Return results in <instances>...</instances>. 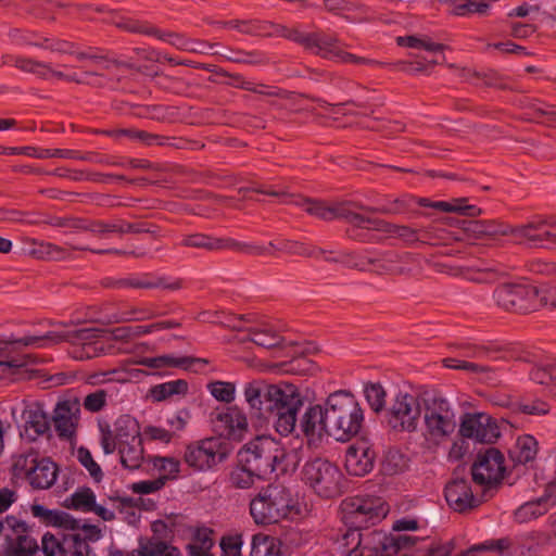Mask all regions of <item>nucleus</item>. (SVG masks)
<instances>
[{
	"mask_svg": "<svg viewBox=\"0 0 556 556\" xmlns=\"http://www.w3.org/2000/svg\"><path fill=\"white\" fill-rule=\"evenodd\" d=\"M108 331L98 328L75 330H51L42 336H26L10 341H0V353L4 356L0 367L4 374H16L36 362L30 354L17 353V346L48 348L62 342L73 345L72 354L77 359H90L106 351Z\"/></svg>",
	"mask_w": 556,
	"mask_h": 556,
	"instance_id": "nucleus-1",
	"label": "nucleus"
},
{
	"mask_svg": "<svg viewBox=\"0 0 556 556\" xmlns=\"http://www.w3.org/2000/svg\"><path fill=\"white\" fill-rule=\"evenodd\" d=\"M342 521L349 528L334 542L336 549L348 556L362 544L361 529L375 526L388 514L389 508L380 497H348L341 503Z\"/></svg>",
	"mask_w": 556,
	"mask_h": 556,
	"instance_id": "nucleus-2",
	"label": "nucleus"
},
{
	"mask_svg": "<svg viewBox=\"0 0 556 556\" xmlns=\"http://www.w3.org/2000/svg\"><path fill=\"white\" fill-rule=\"evenodd\" d=\"M295 453H287L285 447L270 437H257L244 444L238 452L239 464L252 469L258 479L266 478L274 471L286 472L290 466L295 467Z\"/></svg>",
	"mask_w": 556,
	"mask_h": 556,
	"instance_id": "nucleus-3",
	"label": "nucleus"
},
{
	"mask_svg": "<svg viewBox=\"0 0 556 556\" xmlns=\"http://www.w3.org/2000/svg\"><path fill=\"white\" fill-rule=\"evenodd\" d=\"M251 190L262 194L282 198V203H293L298 206H302L309 215L323 220L330 222L334 219H343L346 223L359 228H362L366 222L365 215L357 212L359 203L356 202L327 203L318 200L304 199L298 195L289 194L283 190H276L265 187H254Z\"/></svg>",
	"mask_w": 556,
	"mask_h": 556,
	"instance_id": "nucleus-4",
	"label": "nucleus"
},
{
	"mask_svg": "<svg viewBox=\"0 0 556 556\" xmlns=\"http://www.w3.org/2000/svg\"><path fill=\"white\" fill-rule=\"evenodd\" d=\"M330 437L348 441L357 434L364 421L363 409L356 399L343 391L334 392L326 400Z\"/></svg>",
	"mask_w": 556,
	"mask_h": 556,
	"instance_id": "nucleus-5",
	"label": "nucleus"
},
{
	"mask_svg": "<svg viewBox=\"0 0 556 556\" xmlns=\"http://www.w3.org/2000/svg\"><path fill=\"white\" fill-rule=\"evenodd\" d=\"M55 531L46 533L41 540L45 556H96L86 540L76 532L79 525L75 519L61 513L55 516Z\"/></svg>",
	"mask_w": 556,
	"mask_h": 556,
	"instance_id": "nucleus-6",
	"label": "nucleus"
},
{
	"mask_svg": "<svg viewBox=\"0 0 556 556\" xmlns=\"http://www.w3.org/2000/svg\"><path fill=\"white\" fill-rule=\"evenodd\" d=\"M425 440L429 444L446 443L452 435V408L450 400L438 389H430L424 396Z\"/></svg>",
	"mask_w": 556,
	"mask_h": 556,
	"instance_id": "nucleus-7",
	"label": "nucleus"
},
{
	"mask_svg": "<svg viewBox=\"0 0 556 556\" xmlns=\"http://www.w3.org/2000/svg\"><path fill=\"white\" fill-rule=\"evenodd\" d=\"M290 492L281 484L264 488L250 503V513L257 525H271L286 518L291 509Z\"/></svg>",
	"mask_w": 556,
	"mask_h": 556,
	"instance_id": "nucleus-8",
	"label": "nucleus"
},
{
	"mask_svg": "<svg viewBox=\"0 0 556 556\" xmlns=\"http://www.w3.org/2000/svg\"><path fill=\"white\" fill-rule=\"evenodd\" d=\"M303 404L304 396L295 384L286 381L277 383L270 414L276 417L275 429L278 433L288 435L295 430L298 413Z\"/></svg>",
	"mask_w": 556,
	"mask_h": 556,
	"instance_id": "nucleus-9",
	"label": "nucleus"
},
{
	"mask_svg": "<svg viewBox=\"0 0 556 556\" xmlns=\"http://www.w3.org/2000/svg\"><path fill=\"white\" fill-rule=\"evenodd\" d=\"M429 388L418 390L416 394L399 393L387 413V422L396 432H415L419 418L424 415V396Z\"/></svg>",
	"mask_w": 556,
	"mask_h": 556,
	"instance_id": "nucleus-10",
	"label": "nucleus"
},
{
	"mask_svg": "<svg viewBox=\"0 0 556 556\" xmlns=\"http://www.w3.org/2000/svg\"><path fill=\"white\" fill-rule=\"evenodd\" d=\"M459 435L460 444L454 443V457H463L469 452L465 439L494 444L501 438V429L496 419L485 413H467L460 418Z\"/></svg>",
	"mask_w": 556,
	"mask_h": 556,
	"instance_id": "nucleus-11",
	"label": "nucleus"
},
{
	"mask_svg": "<svg viewBox=\"0 0 556 556\" xmlns=\"http://www.w3.org/2000/svg\"><path fill=\"white\" fill-rule=\"evenodd\" d=\"M303 480L319 496L331 498L341 493L342 473L340 469L324 458L307 462L302 470Z\"/></svg>",
	"mask_w": 556,
	"mask_h": 556,
	"instance_id": "nucleus-12",
	"label": "nucleus"
},
{
	"mask_svg": "<svg viewBox=\"0 0 556 556\" xmlns=\"http://www.w3.org/2000/svg\"><path fill=\"white\" fill-rule=\"evenodd\" d=\"M471 475L472 480L483 486L484 493L496 490L507 475L504 454L495 447L480 451L471 466Z\"/></svg>",
	"mask_w": 556,
	"mask_h": 556,
	"instance_id": "nucleus-13",
	"label": "nucleus"
},
{
	"mask_svg": "<svg viewBox=\"0 0 556 556\" xmlns=\"http://www.w3.org/2000/svg\"><path fill=\"white\" fill-rule=\"evenodd\" d=\"M228 444L220 438H206L187 445L184 460L195 471H207L226 460Z\"/></svg>",
	"mask_w": 556,
	"mask_h": 556,
	"instance_id": "nucleus-14",
	"label": "nucleus"
},
{
	"mask_svg": "<svg viewBox=\"0 0 556 556\" xmlns=\"http://www.w3.org/2000/svg\"><path fill=\"white\" fill-rule=\"evenodd\" d=\"M498 306L506 311L528 314L542 307L540 288L532 285H503L494 291Z\"/></svg>",
	"mask_w": 556,
	"mask_h": 556,
	"instance_id": "nucleus-15",
	"label": "nucleus"
},
{
	"mask_svg": "<svg viewBox=\"0 0 556 556\" xmlns=\"http://www.w3.org/2000/svg\"><path fill=\"white\" fill-rule=\"evenodd\" d=\"M3 62L7 64H12L16 68L25 73L34 74L39 78L46 80L58 79L72 81L76 84H89L97 87L104 86V84L101 80H89L86 78H81L75 73L66 74L62 71L53 68L51 63H46L29 58L7 55Z\"/></svg>",
	"mask_w": 556,
	"mask_h": 556,
	"instance_id": "nucleus-16",
	"label": "nucleus"
},
{
	"mask_svg": "<svg viewBox=\"0 0 556 556\" xmlns=\"http://www.w3.org/2000/svg\"><path fill=\"white\" fill-rule=\"evenodd\" d=\"M410 258L409 255L400 256L395 253H387L381 257L371 258L365 257L357 261L342 260V258H330L325 257L328 262L345 263L349 267L355 268L362 271H372L378 275H406L409 269L402 266V263H406Z\"/></svg>",
	"mask_w": 556,
	"mask_h": 556,
	"instance_id": "nucleus-17",
	"label": "nucleus"
},
{
	"mask_svg": "<svg viewBox=\"0 0 556 556\" xmlns=\"http://www.w3.org/2000/svg\"><path fill=\"white\" fill-rule=\"evenodd\" d=\"M104 286L112 289H163L176 291L182 288L184 281L180 278L157 276L153 273L132 275L119 279H106Z\"/></svg>",
	"mask_w": 556,
	"mask_h": 556,
	"instance_id": "nucleus-18",
	"label": "nucleus"
},
{
	"mask_svg": "<svg viewBox=\"0 0 556 556\" xmlns=\"http://www.w3.org/2000/svg\"><path fill=\"white\" fill-rule=\"evenodd\" d=\"M459 223L463 236L454 231V242L465 241L468 244H473L476 240L482 238L496 239L502 236L511 237L513 227L496 220L481 222L470 219Z\"/></svg>",
	"mask_w": 556,
	"mask_h": 556,
	"instance_id": "nucleus-19",
	"label": "nucleus"
},
{
	"mask_svg": "<svg viewBox=\"0 0 556 556\" xmlns=\"http://www.w3.org/2000/svg\"><path fill=\"white\" fill-rule=\"evenodd\" d=\"M212 422L222 435L237 441L243 439L249 427L245 413L236 405L212 413Z\"/></svg>",
	"mask_w": 556,
	"mask_h": 556,
	"instance_id": "nucleus-20",
	"label": "nucleus"
},
{
	"mask_svg": "<svg viewBox=\"0 0 556 556\" xmlns=\"http://www.w3.org/2000/svg\"><path fill=\"white\" fill-rule=\"evenodd\" d=\"M376 457L374 445L362 439L348 447L344 465L350 475L363 477L372 470Z\"/></svg>",
	"mask_w": 556,
	"mask_h": 556,
	"instance_id": "nucleus-21",
	"label": "nucleus"
},
{
	"mask_svg": "<svg viewBox=\"0 0 556 556\" xmlns=\"http://www.w3.org/2000/svg\"><path fill=\"white\" fill-rule=\"evenodd\" d=\"M37 247L33 250V254L42 260H53V261H62L71 257V251L80 250L87 251L88 248L76 247L72 244H66L65 247H60L50 242H38ZM89 251L97 254H115V255H131L134 257L140 258L146 255L144 252H136V251H124L118 249H105V250H91Z\"/></svg>",
	"mask_w": 556,
	"mask_h": 556,
	"instance_id": "nucleus-22",
	"label": "nucleus"
},
{
	"mask_svg": "<svg viewBox=\"0 0 556 556\" xmlns=\"http://www.w3.org/2000/svg\"><path fill=\"white\" fill-rule=\"evenodd\" d=\"M80 403L77 399L59 402L53 412V424L58 435L72 439L79 422Z\"/></svg>",
	"mask_w": 556,
	"mask_h": 556,
	"instance_id": "nucleus-23",
	"label": "nucleus"
},
{
	"mask_svg": "<svg viewBox=\"0 0 556 556\" xmlns=\"http://www.w3.org/2000/svg\"><path fill=\"white\" fill-rule=\"evenodd\" d=\"M327 404L312 405L306 408L299 421V428L309 443L320 441L324 435H330L328 419H326Z\"/></svg>",
	"mask_w": 556,
	"mask_h": 556,
	"instance_id": "nucleus-24",
	"label": "nucleus"
},
{
	"mask_svg": "<svg viewBox=\"0 0 556 556\" xmlns=\"http://www.w3.org/2000/svg\"><path fill=\"white\" fill-rule=\"evenodd\" d=\"M3 553L5 556H40L35 539L27 533L24 526H10L4 534Z\"/></svg>",
	"mask_w": 556,
	"mask_h": 556,
	"instance_id": "nucleus-25",
	"label": "nucleus"
},
{
	"mask_svg": "<svg viewBox=\"0 0 556 556\" xmlns=\"http://www.w3.org/2000/svg\"><path fill=\"white\" fill-rule=\"evenodd\" d=\"M276 386L277 383H269L264 379L247 382L243 387V395L249 407L260 415L270 413Z\"/></svg>",
	"mask_w": 556,
	"mask_h": 556,
	"instance_id": "nucleus-26",
	"label": "nucleus"
},
{
	"mask_svg": "<svg viewBox=\"0 0 556 556\" xmlns=\"http://www.w3.org/2000/svg\"><path fill=\"white\" fill-rule=\"evenodd\" d=\"M511 238L520 244H529L536 248H548L547 239H556L546 228V217H538L527 224L513 227Z\"/></svg>",
	"mask_w": 556,
	"mask_h": 556,
	"instance_id": "nucleus-27",
	"label": "nucleus"
},
{
	"mask_svg": "<svg viewBox=\"0 0 556 556\" xmlns=\"http://www.w3.org/2000/svg\"><path fill=\"white\" fill-rule=\"evenodd\" d=\"M358 551H350L348 556H395L391 535L380 530L362 533Z\"/></svg>",
	"mask_w": 556,
	"mask_h": 556,
	"instance_id": "nucleus-28",
	"label": "nucleus"
},
{
	"mask_svg": "<svg viewBox=\"0 0 556 556\" xmlns=\"http://www.w3.org/2000/svg\"><path fill=\"white\" fill-rule=\"evenodd\" d=\"M78 61H90L94 64L93 71H85V78L93 77V78H106L109 80H118L119 74L124 72L125 68H129L130 64L122 61H117L114 59H109L105 55H98L96 53L87 52L77 54Z\"/></svg>",
	"mask_w": 556,
	"mask_h": 556,
	"instance_id": "nucleus-29",
	"label": "nucleus"
},
{
	"mask_svg": "<svg viewBox=\"0 0 556 556\" xmlns=\"http://www.w3.org/2000/svg\"><path fill=\"white\" fill-rule=\"evenodd\" d=\"M364 229L377 230L388 233L390 237L402 239L407 243L419 241V230L405 225H396L383 219L374 218L365 215Z\"/></svg>",
	"mask_w": 556,
	"mask_h": 556,
	"instance_id": "nucleus-30",
	"label": "nucleus"
},
{
	"mask_svg": "<svg viewBox=\"0 0 556 556\" xmlns=\"http://www.w3.org/2000/svg\"><path fill=\"white\" fill-rule=\"evenodd\" d=\"M207 359L182 356V357H174L172 355H161L155 357H142L135 362V364L142 365L152 369H161V368H174L179 367L189 370H198L195 368L197 365L205 366L207 364Z\"/></svg>",
	"mask_w": 556,
	"mask_h": 556,
	"instance_id": "nucleus-31",
	"label": "nucleus"
},
{
	"mask_svg": "<svg viewBox=\"0 0 556 556\" xmlns=\"http://www.w3.org/2000/svg\"><path fill=\"white\" fill-rule=\"evenodd\" d=\"M287 39L292 40L305 49L321 55L327 56L328 50L332 45V36L321 33H303L298 28H292L288 31Z\"/></svg>",
	"mask_w": 556,
	"mask_h": 556,
	"instance_id": "nucleus-32",
	"label": "nucleus"
},
{
	"mask_svg": "<svg viewBox=\"0 0 556 556\" xmlns=\"http://www.w3.org/2000/svg\"><path fill=\"white\" fill-rule=\"evenodd\" d=\"M23 405L24 409L22 416L25 420V430L27 433H29V431L34 432V435L28 434L29 438L35 440L37 437L48 433L50 424L42 406L37 402L29 403L26 401H23Z\"/></svg>",
	"mask_w": 556,
	"mask_h": 556,
	"instance_id": "nucleus-33",
	"label": "nucleus"
},
{
	"mask_svg": "<svg viewBox=\"0 0 556 556\" xmlns=\"http://www.w3.org/2000/svg\"><path fill=\"white\" fill-rule=\"evenodd\" d=\"M552 489L555 488L549 486L545 491V494L543 496L539 497L535 501H530L522 504L515 511V519L518 522L522 523L536 519L538 517L546 514L551 509V507L555 505L556 502V494L552 492Z\"/></svg>",
	"mask_w": 556,
	"mask_h": 556,
	"instance_id": "nucleus-34",
	"label": "nucleus"
},
{
	"mask_svg": "<svg viewBox=\"0 0 556 556\" xmlns=\"http://www.w3.org/2000/svg\"><path fill=\"white\" fill-rule=\"evenodd\" d=\"M539 443L530 434H522L517 438L510 452V457L518 465L532 466L536 459Z\"/></svg>",
	"mask_w": 556,
	"mask_h": 556,
	"instance_id": "nucleus-35",
	"label": "nucleus"
},
{
	"mask_svg": "<svg viewBox=\"0 0 556 556\" xmlns=\"http://www.w3.org/2000/svg\"><path fill=\"white\" fill-rule=\"evenodd\" d=\"M213 535L212 529L198 528L186 546L187 556H215L212 552L215 545Z\"/></svg>",
	"mask_w": 556,
	"mask_h": 556,
	"instance_id": "nucleus-36",
	"label": "nucleus"
},
{
	"mask_svg": "<svg viewBox=\"0 0 556 556\" xmlns=\"http://www.w3.org/2000/svg\"><path fill=\"white\" fill-rule=\"evenodd\" d=\"M269 248L276 253H283L289 255H298L304 257H319L325 251L323 249L308 247L304 243L292 241L288 239H279L269 242Z\"/></svg>",
	"mask_w": 556,
	"mask_h": 556,
	"instance_id": "nucleus-37",
	"label": "nucleus"
},
{
	"mask_svg": "<svg viewBox=\"0 0 556 556\" xmlns=\"http://www.w3.org/2000/svg\"><path fill=\"white\" fill-rule=\"evenodd\" d=\"M58 476L56 465L49 458H41L28 477L31 486L36 489H49Z\"/></svg>",
	"mask_w": 556,
	"mask_h": 556,
	"instance_id": "nucleus-38",
	"label": "nucleus"
},
{
	"mask_svg": "<svg viewBox=\"0 0 556 556\" xmlns=\"http://www.w3.org/2000/svg\"><path fill=\"white\" fill-rule=\"evenodd\" d=\"M247 332L245 341H251L265 349L280 346L283 342V338L273 327L265 324L250 327Z\"/></svg>",
	"mask_w": 556,
	"mask_h": 556,
	"instance_id": "nucleus-39",
	"label": "nucleus"
},
{
	"mask_svg": "<svg viewBox=\"0 0 556 556\" xmlns=\"http://www.w3.org/2000/svg\"><path fill=\"white\" fill-rule=\"evenodd\" d=\"M481 213V208L477 204L471 203L469 198H454V231L463 236L459 222L475 219Z\"/></svg>",
	"mask_w": 556,
	"mask_h": 556,
	"instance_id": "nucleus-40",
	"label": "nucleus"
},
{
	"mask_svg": "<svg viewBox=\"0 0 556 556\" xmlns=\"http://www.w3.org/2000/svg\"><path fill=\"white\" fill-rule=\"evenodd\" d=\"M113 430L115 438L118 439V445L141 439L139 425L137 420L129 415L119 416L114 422Z\"/></svg>",
	"mask_w": 556,
	"mask_h": 556,
	"instance_id": "nucleus-41",
	"label": "nucleus"
},
{
	"mask_svg": "<svg viewBox=\"0 0 556 556\" xmlns=\"http://www.w3.org/2000/svg\"><path fill=\"white\" fill-rule=\"evenodd\" d=\"M228 238H215L203 233L184 236L180 245L207 251L227 250Z\"/></svg>",
	"mask_w": 556,
	"mask_h": 556,
	"instance_id": "nucleus-42",
	"label": "nucleus"
},
{
	"mask_svg": "<svg viewBox=\"0 0 556 556\" xmlns=\"http://www.w3.org/2000/svg\"><path fill=\"white\" fill-rule=\"evenodd\" d=\"M280 547L281 543L277 538L257 533L252 538L251 556H280Z\"/></svg>",
	"mask_w": 556,
	"mask_h": 556,
	"instance_id": "nucleus-43",
	"label": "nucleus"
},
{
	"mask_svg": "<svg viewBox=\"0 0 556 556\" xmlns=\"http://www.w3.org/2000/svg\"><path fill=\"white\" fill-rule=\"evenodd\" d=\"M122 465L130 470L138 469L143 460L141 439L118 445Z\"/></svg>",
	"mask_w": 556,
	"mask_h": 556,
	"instance_id": "nucleus-44",
	"label": "nucleus"
},
{
	"mask_svg": "<svg viewBox=\"0 0 556 556\" xmlns=\"http://www.w3.org/2000/svg\"><path fill=\"white\" fill-rule=\"evenodd\" d=\"M159 316L152 308L148 306H134L129 309L119 311L108 317L104 321L112 323H127V321H144Z\"/></svg>",
	"mask_w": 556,
	"mask_h": 556,
	"instance_id": "nucleus-45",
	"label": "nucleus"
},
{
	"mask_svg": "<svg viewBox=\"0 0 556 556\" xmlns=\"http://www.w3.org/2000/svg\"><path fill=\"white\" fill-rule=\"evenodd\" d=\"M454 510L464 513L479 505L478 500L473 496L472 491L465 480H454Z\"/></svg>",
	"mask_w": 556,
	"mask_h": 556,
	"instance_id": "nucleus-46",
	"label": "nucleus"
},
{
	"mask_svg": "<svg viewBox=\"0 0 556 556\" xmlns=\"http://www.w3.org/2000/svg\"><path fill=\"white\" fill-rule=\"evenodd\" d=\"M212 54H218L223 59L235 62V63H243L250 65H257L265 63L266 58L263 53L258 51H242V50H232L226 49L224 52L214 51Z\"/></svg>",
	"mask_w": 556,
	"mask_h": 556,
	"instance_id": "nucleus-47",
	"label": "nucleus"
},
{
	"mask_svg": "<svg viewBox=\"0 0 556 556\" xmlns=\"http://www.w3.org/2000/svg\"><path fill=\"white\" fill-rule=\"evenodd\" d=\"M188 391V383L184 379H177L154 386L151 394L156 401H164L173 395H184Z\"/></svg>",
	"mask_w": 556,
	"mask_h": 556,
	"instance_id": "nucleus-48",
	"label": "nucleus"
},
{
	"mask_svg": "<svg viewBox=\"0 0 556 556\" xmlns=\"http://www.w3.org/2000/svg\"><path fill=\"white\" fill-rule=\"evenodd\" d=\"M414 202V198L410 197H402L395 199L394 201L381 206V207H371L366 206L359 203L358 210L366 213H381V214H391L397 215L406 212Z\"/></svg>",
	"mask_w": 556,
	"mask_h": 556,
	"instance_id": "nucleus-49",
	"label": "nucleus"
},
{
	"mask_svg": "<svg viewBox=\"0 0 556 556\" xmlns=\"http://www.w3.org/2000/svg\"><path fill=\"white\" fill-rule=\"evenodd\" d=\"M326 58L336 60V61H340L343 63H355V64H362V65H381L382 64L381 62H378V61H375L371 59L357 56L352 53L343 51L338 46V40L334 37H332V45L330 46V49L328 50Z\"/></svg>",
	"mask_w": 556,
	"mask_h": 556,
	"instance_id": "nucleus-50",
	"label": "nucleus"
},
{
	"mask_svg": "<svg viewBox=\"0 0 556 556\" xmlns=\"http://www.w3.org/2000/svg\"><path fill=\"white\" fill-rule=\"evenodd\" d=\"M490 8L491 2L483 0H454V14L460 16L488 15Z\"/></svg>",
	"mask_w": 556,
	"mask_h": 556,
	"instance_id": "nucleus-51",
	"label": "nucleus"
},
{
	"mask_svg": "<svg viewBox=\"0 0 556 556\" xmlns=\"http://www.w3.org/2000/svg\"><path fill=\"white\" fill-rule=\"evenodd\" d=\"M39 459L38 453L34 450L16 455L13 460L15 475L25 476L28 479Z\"/></svg>",
	"mask_w": 556,
	"mask_h": 556,
	"instance_id": "nucleus-52",
	"label": "nucleus"
},
{
	"mask_svg": "<svg viewBox=\"0 0 556 556\" xmlns=\"http://www.w3.org/2000/svg\"><path fill=\"white\" fill-rule=\"evenodd\" d=\"M454 277H462L476 282H489L494 277V274L490 270L480 269L475 266H465L463 264L454 263Z\"/></svg>",
	"mask_w": 556,
	"mask_h": 556,
	"instance_id": "nucleus-53",
	"label": "nucleus"
},
{
	"mask_svg": "<svg viewBox=\"0 0 556 556\" xmlns=\"http://www.w3.org/2000/svg\"><path fill=\"white\" fill-rule=\"evenodd\" d=\"M66 503L67 507L83 511H91L96 503V496L91 489H80L72 494L71 497L66 500Z\"/></svg>",
	"mask_w": 556,
	"mask_h": 556,
	"instance_id": "nucleus-54",
	"label": "nucleus"
},
{
	"mask_svg": "<svg viewBox=\"0 0 556 556\" xmlns=\"http://www.w3.org/2000/svg\"><path fill=\"white\" fill-rule=\"evenodd\" d=\"M257 475L252 472V469L238 463L230 472L229 481L233 488L249 489L254 484Z\"/></svg>",
	"mask_w": 556,
	"mask_h": 556,
	"instance_id": "nucleus-55",
	"label": "nucleus"
},
{
	"mask_svg": "<svg viewBox=\"0 0 556 556\" xmlns=\"http://www.w3.org/2000/svg\"><path fill=\"white\" fill-rule=\"evenodd\" d=\"M227 250H233L251 256H265L274 255L271 248L268 245H261L255 243H244L236 241L231 238L227 239Z\"/></svg>",
	"mask_w": 556,
	"mask_h": 556,
	"instance_id": "nucleus-56",
	"label": "nucleus"
},
{
	"mask_svg": "<svg viewBox=\"0 0 556 556\" xmlns=\"http://www.w3.org/2000/svg\"><path fill=\"white\" fill-rule=\"evenodd\" d=\"M111 395L112 394L106 389H97L84 397L83 406L90 413H98L106 406L108 399L111 397Z\"/></svg>",
	"mask_w": 556,
	"mask_h": 556,
	"instance_id": "nucleus-57",
	"label": "nucleus"
},
{
	"mask_svg": "<svg viewBox=\"0 0 556 556\" xmlns=\"http://www.w3.org/2000/svg\"><path fill=\"white\" fill-rule=\"evenodd\" d=\"M159 39L168 42L173 47L188 52H203V49L195 47V40L188 39L179 34L174 33H162L159 30V35H155Z\"/></svg>",
	"mask_w": 556,
	"mask_h": 556,
	"instance_id": "nucleus-58",
	"label": "nucleus"
},
{
	"mask_svg": "<svg viewBox=\"0 0 556 556\" xmlns=\"http://www.w3.org/2000/svg\"><path fill=\"white\" fill-rule=\"evenodd\" d=\"M207 390L217 401L231 403L235 400L236 386L232 382L213 381L207 384Z\"/></svg>",
	"mask_w": 556,
	"mask_h": 556,
	"instance_id": "nucleus-59",
	"label": "nucleus"
},
{
	"mask_svg": "<svg viewBox=\"0 0 556 556\" xmlns=\"http://www.w3.org/2000/svg\"><path fill=\"white\" fill-rule=\"evenodd\" d=\"M386 395L384 389L379 383H370L365 387L366 400L371 409L376 413L384 408Z\"/></svg>",
	"mask_w": 556,
	"mask_h": 556,
	"instance_id": "nucleus-60",
	"label": "nucleus"
},
{
	"mask_svg": "<svg viewBox=\"0 0 556 556\" xmlns=\"http://www.w3.org/2000/svg\"><path fill=\"white\" fill-rule=\"evenodd\" d=\"M406 467V459L397 450H389L382 460V469L387 475H395Z\"/></svg>",
	"mask_w": 556,
	"mask_h": 556,
	"instance_id": "nucleus-61",
	"label": "nucleus"
},
{
	"mask_svg": "<svg viewBox=\"0 0 556 556\" xmlns=\"http://www.w3.org/2000/svg\"><path fill=\"white\" fill-rule=\"evenodd\" d=\"M117 26L126 31L148 36L159 35V29L151 24L138 20L125 18L117 23Z\"/></svg>",
	"mask_w": 556,
	"mask_h": 556,
	"instance_id": "nucleus-62",
	"label": "nucleus"
},
{
	"mask_svg": "<svg viewBox=\"0 0 556 556\" xmlns=\"http://www.w3.org/2000/svg\"><path fill=\"white\" fill-rule=\"evenodd\" d=\"M529 115L539 123L556 124V108L545 103H534Z\"/></svg>",
	"mask_w": 556,
	"mask_h": 556,
	"instance_id": "nucleus-63",
	"label": "nucleus"
},
{
	"mask_svg": "<svg viewBox=\"0 0 556 556\" xmlns=\"http://www.w3.org/2000/svg\"><path fill=\"white\" fill-rule=\"evenodd\" d=\"M142 556H181L179 551L164 542H149L142 545Z\"/></svg>",
	"mask_w": 556,
	"mask_h": 556,
	"instance_id": "nucleus-64",
	"label": "nucleus"
}]
</instances>
